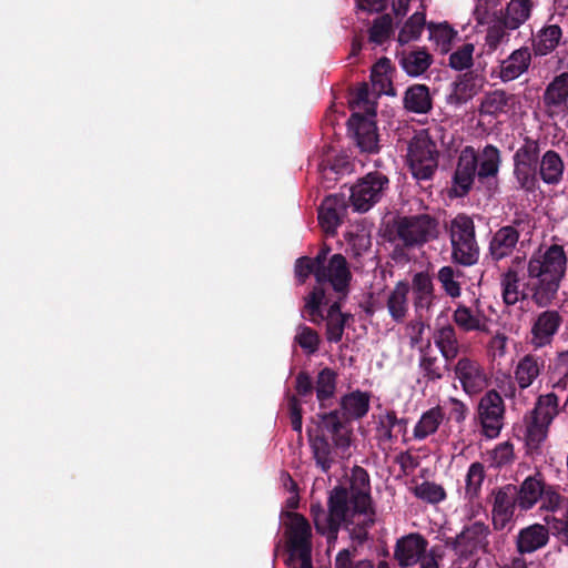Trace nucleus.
Wrapping results in <instances>:
<instances>
[{"instance_id": "17", "label": "nucleus", "mask_w": 568, "mask_h": 568, "mask_svg": "<svg viewBox=\"0 0 568 568\" xmlns=\"http://www.w3.org/2000/svg\"><path fill=\"white\" fill-rule=\"evenodd\" d=\"M455 377L460 382L463 390L468 395L478 394L487 385V377L483 366L470 357H460L452 366Z\"/></svg>"}, {"instance_id": "47", "label": "nucleus", "mask_w": 568, "mask_h": 568, "mask_svg": "<svg viewBox=\"0 0 568 568\" xmlns=\"http://www.w3.org/2000/svg\"><path fill=\"white\" fill-rule=\"evenodd\" d=\"M428 30L429 40L434 41L439 47L440 52H448L457 32L447 22L438 24L432 22L428 24Z\"/></svg>"}, {"instance_id": "51", "label": "nucleus", "mask_w": 568, "mask_h": 568, "mask_svg": "<svg viewBox=\"0 0 568 568\" xmlns=\"http://www.w3.org/2000/svg\"><path fill=\"white\" fill-rule=\"evenodd\" d=\"M295 335V342L307 353L314 354L320 347V336L317 332L306 325H300Z\"/></svg>"}, {"instance_id": "23", "label": "nucleus", "mask_w": 568, "mask_h": 568, "mask_svg": "<svg viewBox=\"0 0 568 568\" xmlns=\"http://www.w3.org/2000/svg\"><path fill=\"white\" fill-rule=\"evenodd\" d=\"M418 368L426 383H436L452 371V362L443 363L428 343L419 348Z\"/></svg>"}, {"instance_id": "25", "label": "nucleus", "mask_w": 568, "mask_h": 568, "mask_svg": "<svg viewBox=\"0 0 568 568\" xmlns=\"http://www.w3.org/2000/svg\"><path fill=\"white\" fill-rule=\"evenodd\" d=\"M453 321L457 325V327L465 333H490V320L484 314V312L479 310L474 312L470 307L463 304H459L454 311Z\"/></svg>"}, {"instance_id": "28", "label": "nucleus", "mask_w": 568, "mask_h": 568, "mask_svg": "<svg viewBox=\"0 0 568 568\" xmlns=\"http://www.w3.org/2000/svg\"><path fill=\"white\" fill-rule=\"evenodd\" d=\"M549 541V531L541 524H534L519 530L516 546L519 554H531L545 547Z\"/></svg>"}, {"instance_id": "1", "label": "nucleus", "mask_w": 568, "mask_h": 568, "mask_svg": "<svg viewBox=\"0 0 568 568\" xmlns=\"http://www.w3.org/2000/svg\"><path fill=\"white\" fill-rule=\"evenodd\" d=\"M371 478L362 466L351 470L349 486H335L328 494L327 510L321 503H312L310 515L318 535L334 547L339 529L348 531L351 539L363 545L376 521V509L371 494Z\"/></svg>"}, {"instance_id": "19", "label": "nucleus", "mask_w": 568, "mask_h": 568, "mask_svg": "<svg viewBox=\"0 0 568 568\" xmlns=\"http://www.w3.org/2000/svg\"><path fill=\"white\" fill-rule=\"evenodd\" d=\"M368 393L359 389L345 394L341 397L339 408L329 410L328 413H336L339 422L346 429H352L349 423L353 419H361L369 410Z\"/></svg>"}, {"instance_id": "56", "label": "nucleus", "mask_w": 568, "mask_h": 568, "mask_svg": "<svg viewBox=\"0 0 568 568\" xmlns=\"http://www.w3.org/2000/svg\"><path fill=\"white\" fill-rule=\"evenodd\" d=\"M349 318H352V314L339 315L334 318H325L326 339L329 343H338L342 341L346 323Z\"/></svg>"}, {"instance_id": "61", "label": "nucleus", "mask_w": 568, "mask_h": 568, "mask_svg": "<svg viewBox=\"0 0 568 568\" xmlns=\"http://www.w3.org/2000/svg\"><path fill=\"white\" fill-rule=\"evenodd\" d=\"M448 402L452 405L450 418L458 424L464 423L468 413L466 404L455 397H449Z\"/></svg>"}, {"instance_id": "7", "label": "nucleus", "mask_w": 568, "mask_h": 568, "mask_svg": "<svg viewBox=\"0 0 568 568\" xmlns=\"http://www.w3.org/2000/svg\"><path fill=\"white\" fill-rule=\"evenodd\" d=\"M438 221L429 214L400 216L394 222V241L405 248L423 246L437 239Z\"/></svg>"}, {"instance_id": "24", "label": "nucleus", "mask_w": 568, "mask_h": 568, "mask_svg": "<svg viewBox=\"0 0 568 568\" xmlns=\"http://www.w3.org/2000/svg\"><path fill=\"white\" fill-rule=\"evenodd\" d=\"M531 63V52L527 47L514 50L500 62L499 78L503 82L518 79L528 71Z\"/></svg>"}, {"instance_id": "53", "label": "nucleus", "mask_w": 568, "mask_h": 568, "mask_svg": "<svg viewBox=\"0 0 568 568\" xmlns=\"http://www.w3.org/2000/svg\"><path fill=\"white\" fill-rule=\"evenodd\" d=\"M514 175L521 190L532 193L538 189L537 169H525L521 165L514 164Z\"/></svg>"}, {"instance_id": "63", "label": "nucleus", "mask_w": 568, "mask_h": 568, "mask_svg": "<svg viewBox=\"0 0 568 568\" xmlns=\"http://www.w3.org/2000/svg\"><path fill=\"white\" fill-rule=\"evenodd\" d=\"M328 296H331L328 294ZM335 300L333 301L332 297H329V302L328 304H326L325 306H328V310H327V313L324 314L323 313V320H322V323L325 321V318H334V317H337L339 315H345L346 313H343L342 312V303L347 298V297H341V296H337L335 294Z\"/></svg>"}, {"instance_id": "14", "label": "nucleus", "mask_w": 568, "mask_h": 568, "mask_svg": "<svg viewBox=\"0 0 568 568\" xmlns=\"http://www.w3.org/2000/svg\"><path fill=\"white\" fill-rule=\"evenodd\" d=\"M375 115L374 110L367 112L366 115L354 112L347 121L348 132L362 152L377 153L379 151Z\"/></svg>"}, {"instance_id": "10", "label": "nucleus", "mask_w": 568, "mask_h": 568, "mask_svg": "<svg viewBox=\"0 0 568 568\" xmlns=\"http://www.w3.org/2000/svg\"><path fill=\"white\" fill-rule=\"evenodd\" d=\"M407 158L413 176L426 181L433 178L438 168L439 152L430 138L416 136L409 143Z\"/></svg>"}, {"instance_id": "46", "label": "nucleus", "mask_w": 568, "mask_h": 568, "mask_svg": "<svg viewBox=\"0 0 568 568\" xmlns=\"http://www.w3.org/2000/svg\"><path fill=\"white\" fill-rule=\"evenodd\" d=\"M425 13L415 12L402 27L398 33V42L403 45L410 41L418 40L425 27Z\"/></svg>"}, {"instance_id": "18", "label": "nucleus", "mask_w": 568, "mask_h": 568, "mask_svg": "<svg viewBox=\"0 0 568 568\" xmlns=\"http://www.w3.org/2000/svg\"><path fill=\"white\" fill-rule=\"evenodd\" d=\"M347 201L344 194L327 195L318 207V223L327 235H335L347 213Z\"/></svg>"}, {"instance_id": "38", "label": "nucleus", "mask_w": 568, "mask_h": 568, "mask_svg": "<svg viewBox=\"0 0 568 568\" xmlns=\"http://www.w3.org/2000/svg\"><path fill=\"white\" fill-rule=\"evenodd\" d=\"M545 366V359L532 354L525 355L517 364L515 378L520 388L529 387L539 376Z\"/></svg>"}, {"instance_id": "5", "label": "nucleus", "mask_w": 568, "mask_h": 568, "mask_svg": "<svg viewBox=\"0 0 568 568\" xmlns=\"http://www.w3.org/2000/svg\"><path fill=\"white\" fill-rule=\"evenodd\" d=\"M558 413V396L555 393L539 396L535 408L527 418L526 449L532 458L542 454V443L547 438L548 427Z\"/></svg>"}, {"instance_id": "33", "label": "nucleus", "mask_w": 568, "mask_h": 568, "mask_svg": "<svg viewBox=\"0 0 568 568\" xmlns=\"http://www.w3.org/2000/svg\"><path fill=\"white\" fill-rule=\"evenodd\" d=\"M433 338L444 361L453 363L460 352L455 327L450 324L438 327L435 329Z\"/></svg>"}, {"instance_id": "12", "label": "nucleus", "mask_w": 568, "mask_h": 568, "mask_svg": "<svg viewBox=\"0 0 568 568\" xmlns=\"http://www.w3.org/2000/svg\"><path fill=\"white\" fill-rule=\"evenodd\" d=\"M428 540L419 532H410L396 540L394 559L402 568L420 562L419 568H439L433 556H426Z\"/></svg>"}, {"instance_id": "54", "label": "nucleus", "mask_w": 568, "mask_h": 568, "mask_svg": "<svg viewBox=\"0 0 568 568\" xmlns=\"http://www.w3.org/2000/svg\"><path fill=\"white\" fill-rule=\"evenodd\" d=\"M356 550V547H354L353 550L345 548L338 551L335 557L334 568H374L373 560L363 559L354 561L353 558Z\"/></svg>"}, {"instance_id": "36", "label": "nucleus", "mask_w": 568, "mask_h": 568, "mask_svg": "<svg viewBox=\"0 0 568 568\" xmlns=\"http://www.w3.org/2000/svg\"><path fill=\"white\" fill-rule=\"evenodd\" d=\"M501 164V154L497 146L487 144L478 155L477 178L481 183L496 179Z\"/></svg>"}, {"instance_id": "57", "label": "nucleus", "mask_w": 568, "mask_h": 568, "mask_svg": "<svg viewBox=\"0 0 568 568\" xmlns=\"http://www.w3.org/2000/svg\"><path fill=\"white\" fill-rule=\"evenodd\" d=\"M491 465L494 467H503L514 459V446L509 442L498 444L490 454Z\"/></svg>"}, {"instance_id": "39", "label": "nucleus", "mask_w": 568, "mask_h": 568, "mask_svg": "<svg viewBox=\"0 0 568 568\" xmlns=\"http://www.w3.org/2000/svg\"><path fill=\"white\" fill-rule=\"evenodd\" d=\"M515 103V95L504 90H495L487 93L480 104V113L491 116H499L510 111Z\"/></svg>"}, {"instance_id": "62", "label": "nucleus", "mask_w": 568, "mask_h": 568, "mask_svg": "<svg viewBox=\"0 0 568 568\" xmlns=\"http://www.w3.org/2000/svg\"><path fill=\"white\" fill-rule=\"evenodd\" d=\"M505 36H506V32H505L504 28H501L499 26L490 27L486 34V44L490 49L495 50L500 44V42L503 41Z\"/></svg>"}, {"instance_id": "22", "label": "nucleus", "mask_w": 568, "mask_h": 568, "mask_svg": "<svg viewBox=\"0 0 568 568\" xmlns=\"http://www.w3.org/2000/svg\"><path fill=\"white\" fill-rule=\"evenodd\" d=\"M520 233L515 225H505L498 229L491 236L488 251L494 262H499L510 256L519 241Z\"/></svg>"}, {"instance_id": "64", "label": "nucleus", "mask_w": 568, "mask_h": 568, "mask_svg": "<svg viewBox=\"0 0 568 568\" xmlns=\"http://www.w3.org/2000/svg\"><path fill=\"white\" fill-rule=\"evenodd\" d=\"M556 375H564L568 378V351L558 354L552 368V378Z\"/></svg>"}, {"instance_id": "52", "label": "nucleus", "mask_w": 568, "mask_h": 568, "mask_svg": "<svg viewBox=\"0 0 568 568\" xmlns=\"http://www.w3.org/2000/svg\"><path fill=\"white\" fill-rule=\"evenodd\" d=\"M455 277L456 272L452 266H443L437 273V280L442 284L443 290L452 298L459 297L462 294L460 284Z\"/></svg>"}, {"instance_id": "9", "label": "nucleus", "mask_w": 568, "mask_h": 568, "mask_svg": "<svg viewBox=\"0 0 568 568\" xmlns=\"http://www.w3.org/2000/svg\"><path fill=\"white\" fill-rule=\"evenodd\" d=\"M389 179L382 172H369L349 189V203L359 213L369 211L388 190Z\"/></svg>"}, {"instance_id": "3", "label": "nucleus", "mask_w": 568, "mask_h": 568, "mask_svg": "<svg viewBox=\"0 0 568 568\" xmlns=\"http://www.w3.org/2000/svg\"><path fill=\"white\" fill-rule=\"evenodd\" d=\"M352 277L346 257L341 253L333 254L327 264L316 272V283L304 297L302 316L315 325H321L323 305L329 302L326 287L329 286L337 296L347 297Z\"/></svg>"}, {"instance_id": "55", "label": "nucleus", "mask_w": 568, "mask_h": 568, "mask_svg": "<svg viewBox=\"0 0 568 568\" xmlns=\"http://www.w3.org/2000/svg\"><path fill=\"white\" fill-rule=\"evenodd\" d=\"M318 270L320 267L310 256H301L294 263V275L301 285L305 284L311 275H314L316 278Z\"/></svg>"}, {"instance_id": "30", "label": "nucleus", "mask_w": 568, "mask_h": 568, "mask_svg": "<svg viewBox=\"0 0 568 568\" xmlns=\"http://www.w3.org/2000/svg\"><path fill=\"white\" fill-rule=\"evenodd\" d=\"M565 163L555 150L546 151L538 163V176L547 185H558L564 178Z\"/></svg>"}, {"instance_id": "44", "label": "nucleus", "mask_w": 568, "mask_h": 568, "mask_svg": "<svg viewBox=\"0 0 568 568\" xmlns=\"http://www.w3.org/2000/svg\"><path fill=\"white\" fill-rule=\"evenodd\" d=\"M486 477L485 466L479 462H474L469 465L465 477V496L464 498L473 504L481 493V486Z\"/></svg>"}, {"instance_id": "31", "label": "nucleus", "mask_w": 568, "mask_h": 568, "mask_svg": "<svg viewBox=\"0 0 568 568\" xmlns=\"http://www.w3.org/2000/svg\"><path fill=\"white\" fill-rule=\"evenodd\" d=\"M396 58L402 69L410 77L422 75L433 63V57L425 48L404 50L397 53Z\"/></svg>"}, {"instance_id": "2", "label": "nucleus", "mask_w": 568, "mask_h": 568, "mask_svg": "<svg viewBox=\"0 0 568 568\" xmlns=\"http://www.w3.org/2000/svg\"><path fill=\"white\" fill-rule=\"evenodd\" d=\"M566 270L567 256L559 244H552L544 253L538 251L530 256L523 281L538 307H547L556 298Z\"/></svg>"}, {"instance_id": "35", "label": "nucleus", "mask_w": 568, "mask_h": 568, "mask_svg": "<svg viewBox=\"0 0 568 568\" xmlns=\"http://www.w3.org/2000/svg\"><path fill=\"white\" fill-rule=\"evenodd\" d=\"M337 373L329 368L324 367L316 376L315 393L321 409H326L332 406V399L336 394Z\"/></svg>"}, {"instance_id": "59", "label": "nucleus", "mask_w": 568, "mask_h": 568, "mask_svg": "<svg viewBox=\"0 0 568 568\" xmlns=\"http://www.w3.org/2000/svg\"><path fill=\"white\" fill-rule=\"evenodd\" d=\"M539 500L541 501V508L554 511L559 508L562 498L554 486H548L545 484L542 496Z\"/></svg>"}, {"instance_id": "32", "label": "nucleus", "mask_w": 568, "mask_h": 568, "mask_svg": "<svg viewBox=\"0 0 568 568\" xmlns=\"http://www.w3.org/2000/svg\"><path fill=\"white\" fill-rule=\"evenodd\" d=\"M409 291V283L399 281L388 294L386 307L395 323H403L407 316Z\"/></svg>"}, {"instance_id": "48", "label": "nucleus", "mask_w": 568, "mask_h": 568, "mask_svg": "<svg viewBox=\"0 0 568 568\" xmlns=\"http://www.w3.org/2000/svg\"><path fill=\"white\" fill-rule=\"evenodd\" d=\"M414 495L426 503L438 504L446 499L444 487L434 481H423L413 489Z\"/></svg>"}, {"instance_id": "8", "label": "nucleus", "mask_w": 568, "mask_h": 568, "mask_svg": "<svg viewBox=\"0 0 568 568\" xmlns=\"http://www.w3.org/2000/svg\"><path fill=\"white\" fill-rule=\"evenodd\" d=\"M489 526L483 521H474L465 525L455 537L445 539V546L454 551L460 560H469L476 557L480 551L490 554L488 536Z\"/></svg>"}, {"instance_id": "20", "label": "nucleus", "mask_w": 568, "mask_h": 568, "mask_svg": "<svg viewBox=\"0 0 568 568\" xmlns=\"http://www.w3.org/2000/svg\"><path fill=\"white\" fill-rule=\"evenodd\" d=\"M478 155L473 146H466L459 154L454 173V185L457 195L465 196L473 187L477 176Z\"/></svg>"}, {"instance_id": "29", "label": "nucleus", "mask_w": 568, "mask_h": 568, "mask_svg": "<svg viewBox=\"0 0 568 568\" xmlns=\"http://www.w3.org/2000/svg\"><path fill=\"white\" fill-rule=\"evenodd\" d=\"M413 302L416 312L429 310L435 300L433 277L427 272H418L412 278Z\"/></svg>"}, {"instance_id": "40", "label": "nucleus", "mask_w": 568, "mask_h": 568, "mask_svg": "<svg viewBox=\"0 0 568 568\" xmlns=\"http://www.w3.org/2000/svg\"><path fill=\"white\" fill-rule=\"evenodd\" d=\"M544 485L545 483L539 474L525 478L521 485L517 487L519 508L523 510L531 509L542 496Z\"/></svg>"}, {"instance_id": "43", "label": "nucleus", "mask_w": 568, "mask_h": 568, "mask_svg": "<svg viewBox=\"0 0 568 568\" xmlns=\"http://www.w3.org/2000/svg\"><path fill=\"white\" fill-rule=\"evenodd\" d=\"M444 420V412L440 406L433 407L420 416L414 427V438L423 440L437 432Z\"/></svg>"}, {"instance_id": "60", "label": "nucleus", "mask_w": 568, "mask_h": 568, "mask_svg": "<svg viewBox=\"0 0 568 568\" xmlns=\"http://www.w3.org/2000/svg\"><path fill=\"white\" fill-rule=\"evenodd\" d=\"M295 390L297 396L306 398L313 395L315 390V385L310 376V374L305 371H301L295 378Z\"/></svg>"}, {"instance_id": "16", "label": "nucleus", "mask_w": 568, "mask_h": 568, "mask_svg": "<svg viewBox=\"0 0 568 568\" xmlns=\"http://www.w3.org/2000/svg\"><path fill=\"white\" fill-rule=\"evenodd\" d=\"M494 501L491 519L495 530H504L511 523L516 506H518L517 486L505 485L493 491Z\"/></svg>"}, {"instance_id": "27", "label": "nucleus", "mask_w": 568, "mask_h": 568, "mask_svg": "<svg viewBox=\"0 0 568 568\" xmlns=\"http://www.w3.org/2000/svg\"><path fill=\"white\" fill-rule=\"evenodd\" d=\"M407 423L406 418H398L393 409L379 414L375 428L377 440L393 443L399 434L404 436L407 433Z\"/></svg>"}, {"instance_id": "50", "label": "nucleus", "mask_w": 568, "mask_h": 568, "mask_svg": "<svg viewBox=\"0 0 568 568\" xmlns=\"http://www.w3.org/2000/svg\"><path fill=\"white\" fill-rule=\"evenodd\" d=\"M475 45L473 43H464L449 55V67L457 71L468 70L473 65V54Z\"/></svg>"}, {"instance_id": "15", "label": "nucleus", "mask_w": 568, "mask_h": 568, "mask_svg": "<svg viewBox=\"0 0 568 568\" xmlns=\"http://www.w3.org/2000/svg\"><path fill=\"white\" fill-rule=\"evenodd\" d=\"M564 323V316L557 310H545L536 315L530 327V345L541 348L552 343Z\"/></svg>"}, {"instance_id": "58", "label": "nucleus", "mask_w": 568, "mask_h": 568, "mask_svg": "<svg viewBox=\"0 0 568 568\" xmlns=\"http://www.w3.org/2000/svg\"><path fill=\"white\" fill-rule=\"evenodd\" d=\"M288 410L291 416L292 428L293 430L301 435L303 426V416L301 402L296 395H292L288 397Z\"/></svg>"}, {"instance_id": "4", "label": "nucleus", "mask_w": 568, "mask_h": 568, "mask_svg": "<svg viewBox=\"0 0 568 568\" xmlns=\"http://www.w3.org/2000/svg\"><path fill=\"white\" fill-rule=\"evenodd\" d=\"M317 417L322 433L308 432V442L316 467L328 474L338 459L349 456L352 429L342 425L336 413H318Z\"/></svg>"}, {"instance_id": "41", "label": "nucleus", "mask_w": 568, "mask_h": 568, "mask_svg": "<svg viewBox=\"0 0 568 568\" xmlns=\"http://www.w3.org/2000/svg\"><path fill=\"white\" fill-rule=\"evenodd\" d=\"M531 0H510L503 23L506 29L515 30L524 24L531 14Z\"/></svg>"}, {"instance_id": "37", "label": "nucleus", "mask_w": 568, "mask_h": 568, "mask_svg": "<svg viewBox=\"0 0 568 568\" xmlns=\"http://www.w3.org/2000/svg\"><path fill=\"white\" fill-rule=\"evenodd\" d=\"M562 30L558 24L541 28L532 39V51L536 57L551 53L560 43Z\"/></svg>"}, {"instance_id": "42", "label": "nucleus", "mask_w": 568, "mask_h": 568, "mask_svg": "<svg viewBox=\"0 0 568 568\" xmlns=\"http://www.w3.org/2000/svg\"><path fill=\"white\" fill-rule=\"evenodd\" d=\"M568 101V71L556 75L547 85L544 93V103L548 108H559Z\"/></svg>"}, {"instance_id": "49", "label": "nucleus", "mask_w": 568, "mask_h": 568, "mask_svg": "<svg viewBox=\"0 0 568 568\" xmlns=\"http://www.w3.org/2000/svg\"><path fill=\"white\" fill-rule=\"evenodd\" d=\"M393 32V19L389 14H382L373 21L368 30L369 41L375 44H383L389 39Z\"/></svg>"}, {"instance_id": "21", "label": "nucleus", "mask_w": 568, "mask_h": 568, "mask_svg": "<svg viewBox=\"0 0 568 568\" xmlns=\"http://www.w3.org/2000/svg\"><path fill=\"white\" fill-rule=\"evenodd\" d=\"M485 78L477 71L468 70L459 74L452 83V91L447 102L453 105H462L471 100L484 87Z\"/></svg>"}, {"instance_id": "13", "label": "nucleus", "mask_w": 568, "mask_h": 568, "mask_svg": "<svg viewBox=\"0 0 568 568\" xmlns=\"http://www.w3.org/2000/svg\"><path fill=\"white\" fill-rule=\"evenodd\" d=\"M282 516L287 519L285 524V536L290 551L288 561L295 558L296 552L313 549L312 527L307 518L296 511H283Z\"/></svg>"}, {"instance_id": "26", "label": "nucleus", "mask_w": 568, "mask_h": 568, "mask_svg": "<svg viewBox=\"0 0 568 568\" xmlns=\"http://www.w3.org/2000/svg\"><path fill=\"white\" fill-rule=\"evenodd\" d=\"M501 297L507 306L515 305L519 301L530 297V293L525 288L523 275L518 270L508 267L500 276Z\"/></svg>"}, {"instance_id": "34", "label": "nucleus", "mask_w": 568, "mask_h": 568, "mask_svg": "<svg viewBox=\"0 0 568 568\" xmlns=\"http://www.w3.org/2000/svg\"><path fill=\"white\" fill-rule=\"evenodd\" d=\"M404 108L412 113L426 114L433 108V99L426 84H413L405 91Z\"/></svg>"}, {"instance_id": "11", "label": "nucleus", "mask_w": 568, "mask_h": 568, "mask_svg": "<svg viewBox=\"0 0 568 568\" xmlns=\"http://www.w3.org/2000/svg\"><path fill=\"white\" fill-rule=\"evenodd\" d=\"M505 410V402L497 390L490 389L481 396L476 409V420L484 437L494 439L499 436L504 427Z\"/></svg>"}, {"instance_id": "45", "label": "nucleus", "mask_w": 568, "mask_h": 568, "mask_svg": "<svg viewBox=\"0 0 568 568\" xmlns=\"http://www.w3.org/2000/svg\"><path fill=\"white\" fill-rule=\"evenodd\" d=\"M539 155V141L525 136L524 143L514 154V164L521 165L525 169H537L540 161Z\"/></svg>"}, {"instance_id": "6", "label": "nucleus", "mask_w": 568, "mask_h": 568, "mask_svg": "<svg viewBox=\"0 0 568 568\" xmlns=\"http://www.w3.org/2000/svg\"><path fill=\"white\" fill-rule=\"evenodd\" d=\"M452 260L463 266H471L479 260L475 223L466 213H458L449 224Z\"/></svg>"}]
</instances>
